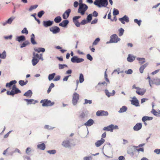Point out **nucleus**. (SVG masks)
<instances>
[{"label":"nucleus","instance_id":"1","mask_svg":"<svg viewBox=\"0 0 160 160\" xmlns=\"http://www.w3.org/2000/svg\"><path fill=\"white\" fill-rule=\"evenodd\" d=\"M33 58L32 61V62L33 66H35L38 62L39 60L41 59L42 61L43 60L42 54H38L34 52L33 53Z\"/></svg>","mask_w":160,"mask_h":160},{"label":"nucleus","instance_id":"2","mask_svg":"<svg viewBox=\"0 0 160 160\" xmlns=\"http://www.w3.org/2000/svg\"><path fill=\"white\" fill-rule=\"evenodd\" d=\"M108 4L107 0H96L94 2V4L99 8L106 7Z\"/></svg>","mask_w":160,"mask_h":160},{"label":"nucleus","instance_id":"3","mask_svg":"<svg viewBox=\"0 0 160 160\" xmlns=\"http://www.w3.org/2000/svg\"><path fill=\"white\" fill-rule=\"evenodd\" d=\"M88 6L84 3H80L78 10V12L80 13L82 15H83L85 13V12L88 9Z\"/></svg>","mask_w":160,"mask_h":160},{"label":"nucleus","instance_id":"4","mask_svg":"<svg viewBox=\"0 0 160 160\" xmlns=\"http://www.w3.org/2000/svg\"><path fill=\"white\" fill-rule=\"evenodd\" d=\"M21 92V91L17 88L16 85H14L12 86L11 91L10 92L8 91L7 92V93L8 95L13 96L14 95L20 93Z\"/></svg>","mask_w":160,"mask_h":160},{"label":"nucleus","instance_id":"5","mask_svg":"<svg viewBox=\"0 0 160 160\" xmlns=\"http://www.w3.org/2000/svg\"><path fill=\"white\" fill-rule=\"evenodd\" d=\"M40 103H42V106L43 107L51 106L55 103L54 102H52L51 101L47 99L42 100L41 101Z\"/></svg>","mask_w":160,"mask_h":160},{"label":"nucleus","instance_id":"6","mask_svg":"<svg viewBox=\"0 0 160 160\" xmlns=\"http://www.w3.org/2000/svg\"><path fill=\"white\" fill-rule=\"evenodd\" d=\"M118 128L117 126H114L113 124H111L107 127H104L103 128V130L104 131L112 132L114 129H118Z\"/></svg>","mask_w":160,"mask_h":160},{"label":"nucleus","instance_id":"7","mask_svg":"<svg viewBox=\"0 0 160 160\" xmlns=\"http://www.w3.org/2000/svg\"><path fill=\"white\" fill-rule=\"evenodd\" d=\"M79 95L76 92H74L72 96V103L74 105H76L79 99Z\"/></svg>","mask_w":160,"mask_h":160},{"label":"nucleus","instance_id":"8","mask_svg":"<svg viewBox=\"0 0 160 160\" xmlns=\"http://www.w3.org/2000/svg\"><path fill=\"white\" fill-rule=\"evenodd\" d=\"M120 40V38H118L116 34H113L110 37V42L112 43H116Z\"/></svg>","mask_w":160,"mask_h":160},{"label":"nucleus","instance_id":"9","mask_svg":"<svg viewBox=\"0 0 160 160\" xmlns=\"http://www.w3.org/2000/svg\"><path fill=\"white\" fill-rule=\"evenodd\" d=\"M50 31L53 34H56L58 33L60 31V29L57 26H54L51 27L49 29Z\"/></svg>","mask_w":160,"mask_h":160},{"label":"nucleus","instance_id":"10","mask_svg":"<svg viewBox=\"0 0 160 160\" xmlns=\"http://www.w3.org/2000/svg\"><path fill=\"white\" fill-rule=\"evenodd\" d=\"M84 61L83 58H78L76 56H74L72 58L71 61L73 63H79Z\"/></svg>","mask_w":160,"mask_h":160},{"label":"nucleus","instance_id":"11","mask_svg":"<svg viewBox=\"0 0 160 160\" xmlns=\"http://www.w3.org/2000/svg\"><path fill=\"white\" fill-rule=\"evenodd\" d=\"M108 115L107 111L103 110H99L96 112V115L98 116H107Z\"/></svg>","mask_w":160,"mask_h":160},{"label":"nucleus","instance_id":"12","mask_svg":"<svg viewBox=\"0 0 160 160\" xmlns=\"http://www.w3.org/2000/svg\"><path fill=\"white\" fill-rule=\"evenodd\" d=\"M71 144L70 141L68 140L64 141L62 143V145L66 148H70L71 147Z\"/></svg>","mask_w":160,"mask_h":160},{"label":"nucleus","instance_id":"13","mask_svg":"<svg viewBox=\"0 0 160 160\" xmlns=\"http://www.w3.org/2000/svg\"><path fill=\"white\" fill-rule=\"evenodd\" d=\"M71 12V10L68 9L66 10L62 15V18L64 19H66L69 17Z\"/></svg>","mask_w":160,"mask_h":160},{"label":"nucleus","instance_id":"14","mask_svg":"<svg viewBox=\"0 0 160 160\" xmlns=\"http://www.w3.org/2000/svg\"><path fill=\"white\" fill-rule=\"evenodd\" d=\"M53 23V21L48 20L47 21H43V25L45 27H47L52 26Z\"/></svg>","mask_w":160,"mask_h":160},{"label":"nucleus","instance_id":"15","mask_svg":"<svg viewBox=\"0 0 160 160\" xmlns=\"http://www.w3.org/2000/svg\"><path fill=\"white\" fill-rule=\"evenodd\" d=\"M80 18L81 16H77L74 17L73 18V22H74L75 25L78 27H79L81 24L79 22L78 19Z\"/></svg>","mask_w":160,"mask_h":160},{"label":"nucleus","instance_id":"16","mask_svg":"<svg viewBox=\"0 0 160 160\" xmlns=\"http://www.w3.org/2000/svg\"><path fill=\"white\" fill-rule=\"evenodd\" d=\"M119 20L123 24H125V22H129L128 18L126 15H125L122 18H119Z\"/></svg>","mask_w":160,"mask_h":160},{"label":"nucleus","instance_id":"17","mask_svg":"<svg viewBox=\"0 0 160 160\" xmlns=\"http://www.w3.org/2000/svg\"><path fill=\"white\" fill-rule=\"evenodd\" d=\"M24 100L27 102V104L28 105L33 104H34L38 102V101L37 100H35L33 99H25Z\"/></svg>","mask_w":160,"mask_h":160},{"label":"nucleus","instance_id":"18","mask_svg":"<svg viewBox=\"0 0 160 160\" xmlns=\"http://www.w3.org/2000/svg\"><path fill=\"white\" fill-rule=\"evenodd\" d=\"M131 104L136 106H139V103L138 100L135 98H133V99L131 100Z\"/></svg>","mask_w":160,"mask_h":160},{"label":"nucleus","instance_id":"19","mask_svg":"<svg viewBox=\"0 0 160 160\" xmlns=\"http://www.w3.org/2000/svg\"><path fill=\"white\" fill-rule=\"evenodd\" d=\"M105 142V140L101 138L100 140L98 141L95 143V145L97 147H99L103 144Z\"/></svg>","mask_w":160,"mask_h":160},{"label":"nucleus","instance_id":"20","mask_svg":"<svg viewBox=\"0 0 160 160\" xmlns=\"http://www.w3.org/2000/svg\"><path fill=\"white\" fill-rule=\"evenodd\" d=\"M142 127V124L140 123H138L134 127L133 129L134 130L137 131L140 130Z\"/></svg>","mask_w":160,"mask_h":160},{"label":"nucleus","instance_id":"21","mask_svg":"<svg viewBox=\"0 0 160 160\" xmlns=\"http://www.w3.org/2000/svg\"><path fill=\"white\" fill-rule=\"evenodd\" d=\"M138 90H137L136 92L140 95H143L146 92L145 90L144 89L139 88H138Z\"/></svg>","mask_w":160,"mask_h":160},{"label":"nucleus","instance_id":"22","mask_svg":"<svg viewBox=\"0 0 160 160\" xmlns=\"http://www.w3.org/2000/svg\"><path fill=\"white\" fill-rule=\"evenodd\" d=\"M148 63L147 62L140 67L139 68V71L141 73H143L144 69L148 66Z\"/></svg>","mask_w":160,"mask_h":160},{"label":"nucleus","instance_id":"23","mask_svg":"<svg viewBox=\"0 0 160 160\" xmlns=\"http://www.w3.org/2000/svg\"><path fill=\"white\" fill-rule=\"evenodd\" d=\"M69 21L67 20H65L62 21L61 23L59 24V25L62 27L66 26L68 23Z\"/></svg>","mask_w":160,"mask_h":160},{"label":"nucleus","instance_id":"24","mask_svg":"<svg viewBox=\"0 0 160 160\" xmlns=\"http://www.w3.org/2000/svg\"><path fill=\"white\" fill-rule=\"evenodd\" d=\"M93 123V121L92 119H90L85 123V125L86 126H90L92 125Z\"/></svg>","mask_w":160,"mask_h":160},{"label":"nucleus","instance_id":"25","mask_svg":"<svg viewBox=\"0 0 160 160\" xmlns=\"http://www.w3.org/2000/svg\"><path fill=\"white\" fill-rule=\"evenodd\" d=\"M17 83L16 81L12 80L10 81L9 83H7L6 85V87H10L13 84H15Z\"/></svg>","mask_w":160,"mask_h":160},{"label":"nucleus","instance_id":"26","mask_svg":"<svg viewBox=\"0 0 160 160\" xmlns=\"http://www.w3.org/2000/svg\"><path fill=\"white\" fill-rule=\"evenodd\" d=\"M17 83L16 81L12 80L10 81L9 83H7L6 85V87H10L13 84H15Z\"/></svg>","mask_w":160,"mask_h":160},{"label":"nucleus","instance_id":"27","mask_svg":"<svg viewBox=\"0 0 160 160\" xmlns=\"http://www.w3.org/2000/svg\"><path fill=\"white\" fill-rule=\"evenodd\" d=\"M135 57L134 56L129 55L127 58V60L130 62H132L135 59Z\"/></svg>","mask_w":160,"mask_h":160},{"label":"nucleus","instance_id":"28","mask_svg":"<svg viewBox=\"0 0 160 160\" xmlns=\"http://www.w3.org/2000/svg\"><path fill=\"white\" fill-rule=\"evenodd\" d=\"M137 59L139 61V63L140 65H142L145 62V58H138Z\"/></svg>","mask_w":160,"mask_h":160},{"label":"nucleus","instance_id":"29","mask_svg":"<svg viewBox=\"0 0 160 160\" xmlns=\"http://www.w3.org/2000/svg\"><path fill=\"white\" fill-rule=\"evenodd\" d=\"M151 112L156 116H160V111L159 110L157 112L155 109H152L151 111Z\"/></svg>","mask_w":160,"mask_h":160},{"label":"nucleus","instance_id":"30","mask_svg":"<svg viewBox=\"0 0 160 160\" xmlns=\"http://www.w3.org/2000/svg\"><path fill=\"white\" fill-rule=\"evenodd\" d=\"M37 147L38 148L42 150H44L45 148V144L42 143L41 144H38L37 146Z\"/></svg>","mask_w":160,"mask_h":160},{"label":"nucleus","instance_id":"31","mask_svg":"<svg viewBox=\"0 0 160 160\" xmlns=\"http://www.w3.org/2000/svg\"><path fill=\"white\" fill-rule=\"evenodd\" d=\"M152 119L153 118L152 117L144 116L142 117V120L143 122H145L146 121L151 120H152Z\"/></svg>","mask_w":160,"mask_h":160},{"label":"nucleus","instance_id":"32","mask_svg":"<svg viewBox=\"0 0 160 160\" xmlns=\"http://www.w3.org/2000/svg\"><path fill=\"white\" fill-rule=\"evenodd\" d=\"M32 94V92L31 90H29L27 92H26L24 94V95L27 97H31Z\"/></svg>","mask_w":160,"mask_h":160},{"label":"nucleus","instance_id":"33","mask_svg":"<svg viewBox=\"0 0 160 160\" xmlns=\"http://www.w3.org/2000/svg\"><path fill=\"white\" fill-rule=\"evenodd\" d=\"M62 20V18L60 16H58L56 17L54 19V21L57 23L60 22Z\"/></svg>","mask_w":160,"mask_h":160},{"label":"nucleus","instance_id":"34","mask_svg":"<svg viewBox=\"0 0 160 160\" xmlns=\"http://www.w3.org/2000/svg\"><path fill=\"white\" fill-rule=\"evenodd\" d=\"M34 50L38 52H45V49L43 48H34Z\"/></svg>","mask_w":160,"mask_h":160},{"label":"nucleus","instance_id":"35","mask_svg":"<svg viewBox=\"0 0 160 160\" xmlns=\"http://www.w3.org/2000/svg\"><path fill=\"white\" fill-rule=\"evenodd\" d=\"M25 39V37L23 36H21L19 37H18L17 38V40L19 42L24 41Z\"/></svg>","mask_w":160,"mask_h":160},{"label":"nucleus","instance_id":"36","mask_svg":"<svg viewBox=\"0 0 160 160\" xmlns=\"http://www.w3.org/2000/svg\"><path fill=\"white\" fill-rule=\"evenodd\" d=\"M6 57V52L4 51L2 54L0 53V58L2 59H4Z\"/></svg>","mask_w":160,"mask_h":160},{"label":"nucleus","instance_id":"37","mask_svg":"<svg viewBox=\"0 0 160 160\" xmlns=\"http://www.w3.org/2000/svg\"><path fill=\"white\" fill-rule=\"evenodd\" d=\"M127 108L126 106H123L120 109V110L119 111V112L120 113L123 112L127 111Z\"/></svg>","mask_w":160,"mask_h":160},{"label":"nucleus","instance_id":"38","mask_svg":"<svg viewBox=\"0 0 160 160\" xmlns=\"http://www.w3.org/2000/svg\"><path fill=\"white\" fill-rule=\"evenodd\" d=\"M79 80L80 82L81 83H82L84 81L83 75L82 73L80 74Z\"/></svg>","mask_w":160,"mask_h":160},{"label":"nucleus","instance_id":"39","mask_svg":"<svg viewBox=\"0 0 160 160\" xmlns=\"http://www.w3.org/2000/svg\"><path fill=\"white\" fill-rule=\"evenodd\" d=\"M15 17L12 16L9 18L8 20L7 21V23L8 24H11L12 21L15 18Z\"/></svg>","mask_w":160,"mask_h":160},{"label":"nucleus","instance_id":"40","mask_svg":"<svg viewBox=\"0 0 160 160\" xmlns=\"http://www.w3.org/2000/svg\"><path fill=\"white\" fill-rule=\"evenodd\" d=\"M29 43V42L28 41H25L21 45L20 47L22 48L23 47H26L27 45H28Z\"/></svg>","mask_w":160,"mask_h":160},{"label":"nucleus","instance_id":"41","mask_svg":"<svg viewBox=\"0 0 160 160\" xmlns=\"http://www.w3.org/2000/svg\"><path fill=\"white\" fill-rule=\"evenodd\" d=\"M38 5L31 6L30 7L28 10L29 11H31L33 9L36 8L38 7Z\"/></svg>","mask_w":160,"mask_h":160},{"label":"nucleus","instance_id":"42","mask_svg":"<svg viewBox=\"0 0 160 160\" xmlns=\"http://www.w3.org/2000/svg\"><path fill=\"white\" fill-rule=\"evenodd\" d=\"M55 75V73H53L49 74L48 76V79L49 80L51 81L53 79Z\"/></svg>","mask_w":160,"mask_h":160},{"label":"nucleus","instance_id":"43","mask_svg":"<svg viewBox=\"0 0 160 160\" xmlns=\"http://www.w3.org/2000/svg\"><path fill=\"white\" fill-rule=\"evenodd\" d=\"M44 13L45 12L44 11H41L38 13V16L39 18H41Z\"/></svg>","mask_w":160,"mask_h":160},{"label":"nucleus","instance_id":"44","mask_svg":"<svg viewBox=\"0 0 160 160\" xmlns=\"http://www.w3.org/2000/svg\"><path fill=\"white\" fill-rule=\"evenodd\" d=\"M59 68L60 69H61L64 68L65 67H67L68 66L66 64H59L58 65Z\"/></svg>","mask_w":160,"mask_h":160},{"label":"nucleus","instance_id":"45","mask_svg":"<svg viewBox=\"0 0 160 160\" xmlns=\"http://www.w3.org/2000/svg\"><path fill=\"white\" fill-rule=\"evenodd\" d=\"M119 33L118 35L119 36H122L124 32V30L122 28H121L119 30Z\"/></svg>","mask_w":160,"mask_h":160},{"label":"nucleus","instance_id":"46","mask_svg":"<svg viewBox=\"0 0 160 160\" xmlns=\"http://www.w3.org/2000/svg\"><path fill=\"white\" fill-rule=\"evenodd\" d=\"M100 39L99 38H97L93 42V45H96L99 42Z\"/></svg>","mask_w":160,"mask_h":160},{"label":"nucleus","instance_id":"47","mask_svg":"<svg viewBox=\"0 0 160 160\" xmlns=\"http://www.w3.org/2000/svg\"><path fill=\"white\" fill-rule=\"evenodd\" d=\"M92 19V14H89L87 17V19L88 22H90Z\"/></svg>","mask_w":160,"mask_h":160},{"label":"nucleus","instance_id":"48","mask_svg":"<svg viewBox=\"0 0 160 160\" xmlns=\"http://www.w3.org/2000/svg\"><path fill=\"white\" fill-rule=\"evenodd\" d=\"M134 22L135 23H137L139 26H140L141 25V20H138L137 19H134Z\"/></svg>","mask_w":160,"mask_h":160},{"label":"nucleus","instance_id":"49","mask_svg":"<svg viewBox=\"0 0 160 160\" xmlns=\"http://www.w3.org/2000/svg\"><path fill=\"white\" fill-rule=\"evenodd\" d=\"M47 152L50 154H55L56 152L55 150H52L48 151Z\"/></svg>","mask_w":160,"mask_h":160},{"label":"nucleus","instance_id":"50","mask_svg":"<svg viewBox=\"0 0 160 160\" xmlns=\"http://www.w3.org/2000/svg\"><path fill=\"white\" fill-rule=\"evenodd\" d=\"M133 150L132 149H129L128 151V153L130 154L131 155H133L134 154V153L133 152Z\"/></svg>","mask_w":160,"mask_h":160},{"label":"nucleus","instance_id":"51","mask_svg":"<svg viewBox=\"0 0 160 160\" xmlns=\"http://www.w3.org/2000/svg\"><path fill=\"white\" fill-rule=\"evenodd\" d=\"M28 31L26 28H24L23 30L22 31V33H25L26 34H27L28 33Z\"/></svg>","mask_w":160,"mask_h":160},{"label":"nucleus","instance_id":"52","mask_svg":"<svg viewBox=\"0 0 160 160\" xmlns=\"http://www.w3.org/2000/svg\"><path fill=\"white\" fill-rule=\"evenodd\" d=\"M119 13V11L118 9H114L113 12V15L116 16L118 15Z\"/></svg>","mask_w":160,"mask_h":160},{"label":"nucleus","instance_id":"53","mask_svg":"<svg viewBox=\"0 0 160 160\" xmlns=\"http://www.w3.org/2000/svg\"><path fill=\"white\" fill-rule=\"evenodd\" d=\"M31 151V149L29 147L27 148L26 150V152L28 154H29V153Z\"/></svg>","mask_w":160,"mask_h":160},{"label":"nucleus","instance_id":"54","mask_svg":"<svg viewBox=\"0 0 160 160\" xmlns=\"http://www.w3.org/2000/svg\"><path fill=\"white\" fill-rule=\"evenodd\" d=\"M19 84L21 86H23L25 85V82L22 80H20L19 81Z\"/></svg>","mask_w":160,"mask_h":160},{"label":"nucleus","instance_id":"55","mask_svg":"<svg viewBox=\"0 0 160 160\" xmlns=\"http://www.w3.org/2000/svg\"><path fill=\"white\" fill-rule=\"evenodd\" d=\"M105 92L106 94V95L108 96V97H109L111 96H112V94L110 93L107 90H105Z\"/></svg>","mask_w":160,"mask_h":160},{"label":"nucleus","instance_id":"56","mask_svg":"<svg viewBox=\"0 0 160 160\" xmlns=\"http://www.w3.org/2000/svg\"><path fill=\"white\" fill-rule=\"evenodd\" d=\"M87 57L88 59L92 61V58L90 54H88L87 55Z\"/></svg>","mask_w":160,"mask_h":160},{"label":"nucleus","instance_id":"57","mask_svg":"<svg viewBox=\"0 0 160 160\" xmlns=\"http://www.w3.org/2000/svg\"><path fill=\"white\" fill-rule=\"evenodd\" d=\"M31 41L32 44H36V42H35L34 37H31Z\"/></svg>","mask_w":160,"mask_h":160},{"label":"nucleus","instance_id":"58","mask_svg":"<svg viewBox=\"0 0 160 160\" xmlns=\"http://www.w3.org/2000/svg\"><path fill=\"white\" fill-rule=\"evenodd\" d=\"M125 72L127 74H131L132 73V71L131 69H129L125 71Z\"/></svg>","mask_w":160,"mask_h":160},{"label":"nucleus","instance_id":"59","mask_svg":"<svg viewBox=\"0 0 160 160\" xmlns=\"http://www.w3.org/2000/svg\"><path fill=\"white\" fill-rule=\"evenodd\" d=\"M92 103V102L91 100H88L87 99H85V102L84 103V104H86L87 103L91 104Z\"/></svg>","mask_w":160,"mask_h":160},{"label":"nucleus","instance_id":"60","mask_svg":"<svg viewBox=\"0 0 160 160\" xmlns=\"http://www.w3.org/2000/svg\"><path fill=\"white\" fill-rule=\"evenodd\" d=\"M60 76H56L54 79L53 80L55 81H58L60 80Z\"/></svg>","mask_w":160,"mask_h":160},{"label":"nucleus","instance_id":"61","mask_svg":"<svg viewBox=\"0 0 160 160\" xmlns=\"http://www.w3.org/2000/svg\"><path fill=\"white\" fill-rule=\"evenodd\" d=\"M85 116V114L83 112H82L81 113L80 115L79 116V118H80L81 119L83 118Z\"/></svg>","mask_w":160,"mask_h":160},{"label":"nucleus","instance_id":"62","mask_svg":"<svg viewBox=\"0 0 160 160\" xmlns=\"http://www.w3.org/2000/svg\"><path fill=\"white\" fill-rule=\"evenodd\" d=\"M154 152L156 153L157 154H159L160 153V149H157L154 150Z\"/></svg>","mask_w":160,"mask_h":160},{"label":"nucleus","instance_id":"63","mask_svg":"<svg viewBox=\"0 0 160 160\" xmlns=\"http://www.w3.org/2000/svg\"><path fill=\"white\" fill-rule=\"evenodd\" d=\"M98 13L96 11H94L92 13L93 16L95 17L98 16Z\"/></svg>","mask_w":160,"mask_h":160},{"label":"nucleus","instance_id":"64","mask_svg":"<svg viewBox=\"0 0 160 160\" xmlns=\"http://www.w3.org/2000/svg\"><path fill=\"white\" fill-rule=\"evenodd\" d=\"M78 5V3L77 1H75L74 2L73 6L74 7L77 8Z\"/></svg>","mask_w":160,"mask_h":160}]
</instances>
